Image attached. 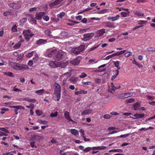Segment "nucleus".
<instances>
[{"mask_svg": "<svg viewBox=\"0 0 155 155\" xmlns=\"http://www.w3.org/2000/svg\"><path fill=\"white\" fill-rule=\"evenodd\" d=\"M11 14V12H6L4 13L3 15L5 16H7L8 15H10Z\"/></svg>", "mask_w": 155, "mask_h": 155, "instance_id": "0e129e2a", "label": "nucleus"}, {"mask_svg": "<svg viewBox=\"0 0 155 155\" xmlns=\"http://www.w3.org/2000/svg\"><path fill=\"white\" fill-rule=\"evenodd\" d=\"M21 65L16 63H14L13 68L16 70H21Z\"/></svg>", "mask_w": 155, "mask_h": 155, "instance_id": "a211bd4d", "label": "nucleus"}, {"mask_svg": "<svg viewBox=\"0 0 155 155\" xmlns=\"http://www.w3.org/2000/svg\"><path fill=\"white\" fill-rule=\"evenodd\" d=\"M60 154L61 155H67L66 153L62 150H60Z\"/></svg>", "mask_w": 155, "mask_h": 155, "instance_id": "774afa93", "label": "nucleus"}, {"mask_svg": "<svg viewBox=\"0 0 155 155\" xmlns=\"http://www.w3.org/2000/svg\"><path fill=\"white\" fill-rule=\"evenodd\" d=\"M119 17V15H117L116 16H112L108 17L107 18V19L108 20H110L114 21L117 20L118 19Z\"/></svg>", "mask_w": 155, "mask_h": 155, "instance_id": "f3484780", "label": "nucleus"}, {"mask_svg": "<svg viewBox=\"0 0 155 155\" xmlns=\"http://www.w3.org/2000/svg\"><path fill=\"white\" fill-rule=\"evenodd\" d=\"M114 64L115 66L117 67V70H119V69H120V68L119 66V62L118 61H116L114 62Z\"/></svg>", "mask_w": 155, "mask_h": 155, "instance_id": "473e14b6", "label": "nucleus"}, {"mask_svg": "<svg viewBox=\"0 0 155 155\" xmlns=\"http://www.w3.org/2000/svg\"><path fill=\"white\" fill-rule=\"evenodd\" d=\"M27 20V19L26 18H23L20 20V22L21 23H24Z\"/></svg>", "mask_w": 155, "mask_h": 155, "instance_id": "69168bd1", "label": "nucleus"}, {"mask_svg": "<svg viewBox=\"0 0 155 155\" xmlns=\"http://www.w3.org/2000/svg\"><path fill=\"white\" fill-rule=\"evenodd\" d=\"M109 152H119L122 153L123 150L120 149H112L109 151Z\"/></svg>", "mask_w": 155, "mask_h": 155, "instance_id": "cd10ccee", "label": "nucleus"}, {"mask_svg": "<svg viewBox=\"0 0 155 155\" xmlns=\"http://www.w3.org/2000/svg\"><path fill=\"white\" fill-rule=\"evenodd\" d=\"M5 74L6 75H7L8 76H10V77H13L14 76V75H13V74H12V73L11 72H9V71L8 72L5 73Z\"/></svg>", "mask_w": 155, "mask_h": 155, "instance_id": "a18cd8bd", "label": "nucleus"}, {"mask_svg": "<svg viewBox=\"0 0 155 155\" xmlns=\"http://www.w3.org/2000/svg\"><path fill=\"white\" fill-rule=\"evenodd\" d=\"M118 97L119 99H122L125 98L124 93L119 94L118 95Z\"/></svg>", "mask_w": 155, "mask_h": 155, "instance_id": "ea45409f", "label": "nucleus"}, {"mask_svg": "<svg viewBox=\"0 0 155 155\" xmlns=\"http://www.w3.org/2000/svg\"><path fill=\"white\" fill-rule=\"evenodd\" d=\"M44 89H43L36 91L35 93L39 95H42L44 94Z\"/></svg>", "mask_w": 155, "mask_h": 155, "instance_id": "2f4dec72", "label": "nucleus"}, {"mask_svg": "<svg viewBox=\"0 0 155 155\" xmlns=\"http://www.w3.org/2000/svg\"><path fill=\"white\" fill-rule=\"evenodd\" d=\"M116 73L115 74L113 75L111 78V80L112 81L114 80L115 79V78H116V77L119 74V70H116Z\"/></svg>", "mask_w": 155, "mask_h": 155, "instance_id": "7c9ffc66", "label": "nucleus"}, {"mask_svg": "<svg viewBox=\"0 0 155 155\" xmlns=\"http://www.w3.org/2000/svg\"><path fill=\"white\" fill-rule=\"evenodd\" d=\"M140 106V103L137 102L135 103L133 106L134 110H137L140 109L139 108Z\"/></svg>", "mask_w": 155, "mask_h": 155, "instance_id": "4be33fe9", "label": "nucleus"}, {"mask_svg": "<svg viewBox=\"0 0 155 155\" xmlns=\"http://www.w3.org/2000/svg\"><path fill=\"white\" fill-rule=\"evenodd\" d=\"M66 54L62 51H58L56 55V59L57 60H59L64 58H66Z\"/></svg>", "mask_w": 155, "mask_h": 155, "instance_id": "20e7f679", "label": "nucleus"}, {"mask_svg": "<svg viewBox=\"0 0 155 155\" xmlns=\"http://www.w3.org/2000/svg\"><path fill=\"white\" fill-rule=\"evenodd\" d=\"M85 47V45H81L78 47L72 48L71 51L74 54H78L84 50Z\"/></svg>", "mask_w": 155, "mask_h": 155, "instance_id": "f03ea898", "label": "nucleus"}, {"mask_svg": "<svg viewBox=\"0 0 155 155\" xmlns=\"http://www.w3.org/2000/svg\"><path fill=\"white\" fill-rule=\"evenodd\" d=\"M114 26V24L110 22H107V27L112 28Z\"/></svg>", "mask_w": 155, "mask_h": 155, "instance_id": "8fccbe9b", "label": "nucleus"}, {"mask_svg": "<svg viewBox=\"0 0 155 155\" xmlns=\"http://www.w3.org/2000/svg\"><path fill=\"white\" fill-rule=\"evenodd\" d=\"M81 134V136L83 137L85 136L84 131L83 129H80L79 130Z\"/></svg>", "mask_w": 155, "mask_h": 155, "instance_id": "de8ad7c7", "label": "nucleus"}, {"mask_svg": "<svg viewBox=\"0 0 155 155\" xmlns=\"http://www.w3.org/2000/svg\"><path fill=\"white\" fill-rule=\"evenodd\" d=\"M45 14V12H41L37 13L35 15V18L38 20H40L42 18V17Z\"/></svg>", "mask_w": 155, "mask_h": 155, "instance_id": "4468645a", "label": "nucleus"}, {"mask_svg": "<svg viewBox=\"0 0 155 155\" xmlns=\"http://www.w3.org/2000/svg\"><path fill=\"white\" fill-rule=\"evenodd\" d=\"M23 100L24 101H26L29 102L33 103H35L36 101V100L35 99H30L28 97L23 98Z\"/></svg>", "mask_w": 155, "mask_h": 155, "instance_id": "b1692460", "label": "nucleus"}, {"mask_svg": "<svg viewBox=\"0 0 155 155\" xmlns=\"http://www.w3.org/2000/svg\"><path fill=\"white\" fill-rule=\"evenodd\" d=\"M21 70H22V69L27 70L29 69L28 66L26 65H25V64L21 65Z\"/></svg>", "mask_w": 155, "mask_h": 155, "instance_id": "58836bf2", "label": "nucleus"}, {"mask_svg": "<svg viewBox=\"0 0 155 155\" xmlns=\"http://www.w3.org/2000/svg\"><path fill=\"white\" fill-rule=\"evenodd\" d=\"M47 42L48 41L46 39H39L36 41V44L38 45H40L46 44Z\"/></svg>", "mask_w": 155, "mask_h": 155, "instance_id": "ddd939ff", "label": "nucleus"}, {"mask_svg": "<svg viewBox=\"0 0 155 155\" xmlns=\"http://www.w3.org/2000/svg\"><path fill=\"white\" fill-rule=\"evenodd\" d=\"M39 123L43 124H47L48 123V121L46 120H39L38 121Z\"/></svg>", "mask_w": 155, "mask_h": 155, "instance_id": "864d4df0", "label": "nucleus"}, {"mask_svg": "<svg viewBox=\"0 0 155 155\" xmlns=\"http://www.w3.org/2000/svg\"><path fill=\"white\" fill-rule=\"evenodd\" d=\"M48 65L51 68H55L59 67L60 63L56 61H50L49 62Z\"/></svg>", "mask_w": 155, "mask_h": 155, "instance_id": "0eeeda50", "label": "nucleus"}, {"mask_svg": "<svg viewBox=\"0 0 155 155\" xmlns=\"http://www.w3.org/2000/svg\"><path fill=\"white\" fill-rule=\"evenodd\" d=\"M35 143L34 142H31L30 145L32 148H37L36 146L35 145Z\"/></svg>", "mask_w": 155, "mask_h": 155, "instance_id": "338daca9", "label": "nucleus"}, {"mask_svg": "<svg viewBox=\"0 0 155 155\" xmlns=\"http://www.w3.org/2000/svg\"><path fill=\"white\" fill-rule=\"evenodd\" d=\"M28 20L30 23L31 24H36V21L34 17L31 15H29L28 17Z\"/></svg>", "mask_w": 155, "mask_h": 155, "instance_id": "9b49d317", "label": "nucleus"}, {"mask_svg": "<svg viewBox=\"0 0 155 155\" xmlns=\"http://www.w3.org/2000/svg\"><path fill=\"white\" fill-rule=\"evenodd\" d=\"M34 52L33 51H32L31 52L28 53V54H27L26 56L28 58H30L33 55V53Z\"/></svg>", "mask_w": 155, "mask_h": 155, "instance_id": "13d9d810", "label": "nucleus"}, {"mask_svg": "<svg viewBox=\"0 0 155 155\" xmlns=\"http://www.w3.org/2000/svg\"><path fill=\"white\" fill-rule=\"evenodd\" d=\"M81 59V57L79 56L74 59L73 60L71 61H70V63L71 64L74 65H78L79 64L80 62Z\"/></svg>", "mask_w": 155, "mask_h": 155, "instance_id": "9d476101", "label": "nucleus"}, {"mask_svg": "<svg viewBox=\"0 0 155 155\" xmlns=\"http://www.w3.org/2000/svg\"><path fill=\"white\" fill-rule=\"evenodd\" d=\"M134 101V100L133 98H130L126 100V102L127 103H132Z\"/></svg>", "mask_w": 155, "mask_h": 155, "instance_id": "37998d69", "label": "nucleus"}, {"mask_svg": "<svg viewBox=\"0 0 155 155\" xmlns=\"http://www.w3.org/2000/svg\"><path fill=\"white\" fill-rule=\"evenodd\" d=\"M105 148V147L102 146L93 147H91V149L93 150H102L104 149Z\"/></svg>", "mask_w": 155, "mask_h": 155, "instance_id": "5701e85b", "label": "nucleus"}, {"mask_svg": "<svg viewBox=\"0 0 155 155\" xmlns=\"http://www.w3.org/2000/svg\"><path fill=\"white\" fill-rule=\"evenodd\" d=\"M134 116L135 117H136V118H141L143 117L144 116V114H136L134 115Z\"/></svg>", "mask_w": 155, "mask_h": 155, "instance_id": "393cba45", "label": "nucleus"}, {"mask_svg": "<svg viewBox=\"0 0 155 155\" xmlns=\"http://www.w3.org/2000/svg\"><path fill=\"white\" fill-rule=\"evenodd\" d=\"M133 64L136 65L137 66H138L139 68H141L143 67V66L142 64L138 63L135 60H134V61H133Z\"/></svg>", "mask_w": 155, "mask_h": 155, "instance_id": "c9c22d12", "label": "nucleus"}, {"mask_svg": "<svg viewBox=\"0 0 155 155\" xmlns=\"http://www.w3.org/2000/svg\"><path fill=\"white\" fill-rule=\"evenodd\" d=\"M65 13L63 12L60 13V14H58L57 16L58 18H62L63 17Z\"/></svg>", "mask_w": 155, "mask_h": 155, "instance_id": "79ce46f5", "label": "nucleus"}, {"mask_svg": "<svg viewBox=\"0 0 155 155\" xmlns=\"http://www.w3.org/2000/svg\"><path fill=\"white\" fill-rule=\"evenodd\" d=\"M10 7L14 9H18L21 7V5L18 3H12L9 4Z\"/></svg>", "mask_w": 155, "mask_h": 155, "instance_id": "f8f14e48", "label": "nucleus"}, {"mask_svg": "<svg viewBox=\"0 0 155 155\" xmlns=\"http://www.w3.org/2000/svg\"><path fill=\"white\" fill-rule=\"evenodd\" d=\"M106 66V64H104L101 65L98 67L99 69L98 70H96V71L102 72L104 71L105 69V68H104Z\"/></svg>", "mask_w": 155, "mask_h": 155, "instance_id": "412c9836", "label": "nucleus"}, {"mask_svg": "<svg viewBox=\"0 0 155 155\" xmlns=\"http://www.w3.org/2000/svg\"><path fill=\"white\" fill-rule=\"evenodd\" d=\"M21 45L20 42H18L13 46V48L15 49H17L19 48L21 46Z\"/></svg>", "mask_w": 155, "mask_h": 155, "instance_id": "72a5a7b5", "label": "nucleus"}, {"mask_svg": "<svg viewBox=\"0 0 155 155\" xmlns=\"http://www.w3.org/2000/svg\"><path fill=\"white\" fill-rule=\"evenodd\" d=\"M87 76V75L84 72H82L79 75V77L80 78H83L86 77Z\"/></svg>", "mask_w": 155, "mask_h": 155, "instance_id": "09e8293b", "label": "nucleus"}, {"mask_svg": "<svg viewBox=\"0 0 155 155\" xmlns=\"http://www.w3.org/2000/svg\"><path fill=\"white\" fill-rule=\"evenodd\" d=\"M121 87L120 86H119L118 87H116L114 86L113 83L111 82L110 85L108 86V90L109 92L113 94L114 93L115 90L118 89Z\"/></svg>", "mask_w": 155, "mask_h": 155, "instance_id": "423d86ee", "label": "nucleus"}, {"mask_svg": "<svg viewBox=\"0 0 155 155\" xmlns=\"http://www.w3.org/2000/svg\"><path fill=\"white\" fill-rule=\"evenodd\" d=\"M134 14L137 15L138 16H143L144 15L143 13L138 12L137 11H134Z\"/></svg>", "mask_w": 155, "mask_h": 155, "instance_id": "c756f323", "label": "nucleus"}, {"mask_svg": "<svg viewBox=\"0 0 155 155\" xmlns=\"http://www.w3.org/2000/svg\"><path fill=\"white\" fill-rule=\"evenodd\" d=\"M58 115V112L57 111L55 112L54 113H51L50 116L51 117H56Z\"/></svg>", "mask_w": 155, "mask_h": 155, "instance_id": "f704fd0d", "label": "nucleus"}, {"mask_svg": "<svg viewBox=\"0 0 155 155\" xmlns=\"http://www.w3.org/2000/svg\"><path fill=\"white\" fill-rule=\"evenodd\" d=\"M43 19L44 20L47 21L49 20V18L48 15H45L43 17Z\"/></svg>", "mask_w": 155, "mask_h": 155, "instance_id": "e2e57ef3", "label": "nucleus"}, {"mask_svg": "<svg viewBox=\"0 0 155 155\" xmlns=\"http://www.w3.org/2000/svg\"><path fill=\"white\" fill-rule=\"evenodd\" d=\"M116 9H118L119 11H123V10L125 11H128V9L122 7H121L120 8H119V7L118 8L117 7V8H116Z\"/></svg>", "mask_w": 155, "mask_h": 155, "instance_id": "49530a36", "label": "nucleus"}, {"mask_svg": "<svg viewBox=\"0 0 155 155\" xmlns=\"http://www.w3.org/2000/svg\"><path fill=\"white\" fill-rule=\"evenodd\" d=\"M37 8H38L36 7L31 8L29 9V10L30 12H31L33 11H36Z\"/></svg>", "mask_w": 155, "mask_h": 155, "instance_id": "603ef678", "label": "nucleus"}, {"mask_svg": "<svg viewBox=\"0 0 155 155\" xmlns=\"http://www.w3.org/2000/svg\"><path fill=\"white\" fill-rule=\"evenodd\" d=\"M94 35V33H86L83 35V37L81 39L84 41H87L90 40Z\"/></svg>", "mask_w": 155, "mask_h": 155, "instance_id": "39448f33", "label": "nucleus"}, {"mask_svg": "<svg viewBox=\"0 0 155 155\" xmlns=\"http://www.w3.org/2000/svg\"><path fill=\"white\" fill-rule=\"evenodd\" d=\"M23 33L26 41H28L30 38H31L34 35L32 33L31 31L29 30L23 31Z\"/></svg>", "mask_w": 155, "mask_h": 155, "instance_id": "7ed1b4c3", "label": "nucleus"}, {"mask_svg": "<svg viewBox=\"0 0 155 155\" xmlns=\"http://www.w3.org/2000/svg\"><path fill=\"white\" fill-rule=\"evenodd\" d=\"M147 51H155V48L152 47L147 48Z\"/></svg>", "mask_w": 155, "mask_h": 155, "instance_id": "4d7b16f0", "label": "nucleus"}, {"mask_svg": "<svg viewBox=\"0 0 155 155\" xmlns=\"http://www.w3.org/2000/svg\"><path fill=\"white\" fill-rule=\"evenodd\" d=\"M35 57L33 58V60L34 62L36 63L38 58V57L37 54H35Z\"/></svg>", "mask_w": 155, "mask_h": 155, "instance_id": "c03bdc74", "label": "nucleus"}, {"mask_svg": "<svg viewBox=\"0 0 155 155\" xmlns=\"http://www.w3.org/2000/svg\"><path fill=\"white\" fill-rule=\"evenodd\" d=\"M0 130L5 132L7 134L9 133V132L8 130L4 127L0 128Z\"/></svg>", "mask_w": 155, "mask_h": 155, "instance_id": "5fc2aeb1", "label": "nucleus"}, {"mask_svg": "<svg viewBox=\"0 0 155 155\" xmlns=\"http://www.w3.org/2000/svg\"><path fill=\"white\" fill-rule=\"evenodd\" d=\"M11 31L12 32H16L17 31V27L16 25H14L12 26Z\"/></svg>", "mask_w": 155, "mask_h": 155, "instance_id": "e433bc0d", "label": "nucleus"}, {"mask_svg": "<svg viewBox=\"0 0 155 155\" xmlns=\"http://www.w3.org/2000/svg\"><path fill=\"white\" fill-rule=\"evenodd\" d=\"M45 33L50 37H52V35H51V30L50 29H48L45 30L44 31Z\"/></svg>", "mask_w": 155, "mask_h": 155, "instance_id": "bb28decb", "label": "nucleus"}, {"mask_svg": "<svg viewBox=\"0 0 155 155\" xmlns=\"http://www.w3.org/2000/svg\"><path fill=\"white\" fill-rule=\"evenodd\" d=\"M132 54V53L131 52H127L125 54V56L126 57H127L131 56Z\"/></svg>", "mask_w": 155, "mask_h": 155, "instance_id": "052dcab7", "label": "nucleus"}, {"mask_svg": "<svg viewBox=\"0 0 155 155\" xmlns=\"http://www.w3.org/2000/svg\"><path fill=\"white\" fill-rule=\"evenodd\" d=\"M54 94L56 96L54 98V100L55 101H59L61 98V88L59 84L56 83L54 84Z\"/></svg>", "mask_w": 155, "mask_h": 155, "instance_id": "f257e3e1", "label": "nucleus"}, {"mask_svg": "<svg viewBox=\"0 0 155 155\" xmlns=\"http://www.w3.org/2000/svg\"><path fill=\"white\" fill-rule=\"evenodd\" d=\"M71 134L74 135L76 136L78 134V131L75 129H71Z\"/></svg>", "mask_w": 155, "mask_h": 155, "instance_id": "c85d7f7f", "label": "nucleus"}, {"mask_svg": "<svg viewBox=\"0 0 155 155\" xmlns=\"http://www.w3.org/2000/svg\"><path fill=\"white\" fill-rule=\"evenodd\" d=\"M26 107L27 108H29L31 109H33L35 107L34 105V104H30V105L28 106H26Z\"/></svg>", "mask_w": 155, "mask_h": 155, "instance_id": "bf43d9fd", "label": "nucleus"}, {"mask_svg": "<svg viewBox=\"0 0 155 155\" xmlns=\"http://www.w3.org/2000/svg\"><path fill=\"white\" fill-rule=\"evenodd\" d=\"M57 52V50L56 49L50 50L49 53L47 54V55L48 57H51L54 55Z\"/></svg>", "mask_w": 155, "mask_h": 155, "instance_id": "2eb2a0df", "label": "nucleus"}, {"mask_svg": "<svg viewBox=\"0 0 155 155\" xmlns=\"http://www.w3.org/2000/svg\"><path fill=\"white\" fill-rule=\"evenodd\" d=\"M124 95L125 98L129 97H131L133 95V94L132 93L130 92L124 93Z\"/></svg>", "mask_w": 155, "mask_h": 155, "instance_id": "4c0bfd02", "label": "nucleus"}, {"mask_svg": "<svg viewBox=\"0 0 155 155\" xmlns=\"http://www.w3.org/2000/svg\"><path fill=\"white\" fill-rule=\"evenodd\" d=\"M24 56V54L23 53H21L19 55H18V56L17 58V60H21L23 58V57Z\"/></svg>", "mask_w": 155, "mask_h": 155, "instance_id": "3c124183", "label": "nucleus"}, {"mask_svg": "<svg viewBox=\"0 0 155 155\" xmlns=\"http://www.w3.org/2000/svg\"><path fill=\"white\" fill-rule=\"evenodd\" d=\"M67 65V63L64 62H63L61 63H60V65L59 67L62 68H64L66 67Z\"/></svg>", "mask_w": 155, "mask_h": 155, "instance_id": "a19ab883", "label": "nucleus"}, {"mask_svg": "<svg viewBox=\"0 0 155 155\" xmlns=\"http://www.w3.org/2000/svg\"><path fill=\"white\" fill-rule=\"evenodd\" d=\"M35 113L37 115L39 116L41 115L42 113L41 110H36Z\"/></svg>", "mask_w": 155, "mask_h": 155, "instance_id": "6e6d98bb", "label": "nucleus"}, {"mask_svg": "<svg viewBox=\"0 0 155 155\" xmlns=\"http://www.w3.org/2000/svg\"><path fill=\"white\" fill-rule=\"evenodd\" d=\"M64 116L65 118L68 121H70V120H71V117L70 116L69 113L67 111H66L64 113Z\"/></svg>", "mask_w": 155, "mask_h": 155, "instance_id": "aec40b11", "label": "nucleus"}, {"mask_svg": "<svg viewBox=\"0 0 155 155\" xmlns=\"http://www.w3.org/2000/svg\"><path fill=\"white\" fill-rule=\"evenodd\" d=\"M92 110L91 109H87L82 111L81 113V115L84 116L89 114L92 112Z\"/></svg>", "mask_w": 155, "mask_h": 155, "instance_id": "dca6fc26", "label": "nucleus"}, {"mask_svg": "<svg viewBox=\"0 0 155 155\" xmlns=\"http://www.w3.org/2000/svg\"><path fill=\"white\" fill-rule=\"evenodd\" d=\"M127 12H121V15L123 17H128L129 15L130 12L128 10V11H126Z\"/></svg>", "mask_w": 155, "mask_h": 155, "instance_id": "a878e982", "label": "nucleus"}, {"mask_svg": "<svg viewBox=\"0 0 155 155\" xmlns=\"http://www.w3.org/2000/svg\"><path fill=\"white\" fill-rule=\"evenodd\" d=\"M105 30L104 29H102L99 30L97 32V37H100L105 32Z\"/></svg>", "mask_w": 155, "mask_h": 155, "instance_id": "6ab92c4d", "label": "nucleus"}, {"mask_svg": "<svg viewBox=\"0 0 155 155\" xmlns=\"http://www.w3.org/2000/svg\"><path fill=\"white\" fill-rule=\"evenodd\" d=\"M61 2V0H56L54 2L50 3L49 4V6L51 8H56L57 7V5Z\"/></svg>", "mask_w": 155, "mask_h": 155, "instance_id": "1a4fd4ad", "label": "nucleus"}, {"mask_svg": "<svg viewBox=\"0 0 155 155\" xmlns=\"http://www.w3.org/2000/svg\"><path fill=\"white\" fill-rule=\"evenodd\" d=\"M9 107L10 108H14L15 109L14 111L15 112V114L16 115L18 114V110L25 109L24 107L21 105L9 106Z\"/></svg>", "mask_w": 155, "mask_h": 155, "instance_id": "6e6552de", "label": "nucleus"}, {"mask_svg": "<svg viewBox=\"0 0 155 155\" xmlns=\"http://www.w3.org/2000/svg\"><path fill=\"white\" fill-rule=\"evenodd\" d=\"M91 149V147H87L84 149V151L85 152H87L90 151Z\"/></svg>", "mask_w": 155, "mask_h": 155, "instance_id": "680f3d73", "label": "nucleus"}]
</instances>
